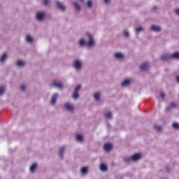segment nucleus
<instances>
[{"mask_svg": "<svg viewBox=\"0 0 179 179\" xmlns=\"http://www.w3.org/2000/svg\"><path fill=\"white\" fill-rule=\"evenodd\" d=\"M85 36L88 38V41H86L85 38H82L78 41L79 45H80V47H83L84 45H87V47H94V45H96V42L94 41L93 35L90 32H87Z\"/></svg>", "mask_w": 179, "mask_h": 179, "instance_id": "obj_1", "label": "nucleus"}, {"mask_svg": "<svg viewBox=\"0 0 179 179\" xmlns=\"http://www.w3.org/2000/svg\"><path fill=\"white\" fill-rule=\"evenodd\" d=\"M73 66L76 72H80L83 69V62L82 59H75Z\"/></svg>", "mask_w": 179, "mask_h": 179, "instance_id": "obj_2", "label": "nucleus"}, {"mask_svg": "<svg viewBox=\"0 0 179 179\" xmlns=\"http://www.w3.org/2000/svg\"><path fill=\"white\" fill-rule=\"evenodd\" d=\"M45 16H47L45 11H38L36 13L35 17L38 22H44Z\"/></svg>", "mask_w": 179, "mask_h": 179, "instance_id": "obj_3", "label": "nucleus"}, {"mask_svg": "<svg viewBox=\"0 0 179 179\" xmlns=\"http://www.w3.org/2000/svg\"><path fill=\"white\" fill-rule=\"evenodd\" d=\"M64 108H65V110H66V111H69V113L75 112V106L71 102H66L64 104Z\"/></svg>", "mask_w": 179, "mask_h": 179, "instance_id": "obj_4", "label": "nucleus"}, {"mask_svg": "<svg viewBox=\"0 0 179 179\" xmlns=\"http://www.w3.org/2000/svg\"><path fill=\"white\" fill-rule=\"evenodd\" d=\"M16 66L18 68H24V66H26V61L23 59H18L17 61Z\"/></svg>", "mask_w": 179, "mask_h": 179, "instance_id": "obj_5", "label": "nucleus"}, {"mask_svg": "<svg viewBox=\"0 0 179 179\" xmlns=\"http://www.w3.org/2000/svg\"><path fill=\"white\" fill-rule=\"evenodd\" d=\"M73 5L74 6V9L77 10V12H80V10H82V7H80V4H79L78 1H73Z\"/></svg>", "mask_w": 179, "mask_h": 179, "instance_id": "obj_6", "label": "nucleus"}, {"mask_svg": "<svg viewBox=\"0 0 179 179\" xmlns=\"http://www.w3.org/2000/svg\"><path fill=\"white\" fill-rule=\"evenodd\" d=\"M6 59H8V53L4 52L0 57V64H5V62H6Z\"/></svg>", "mask_w": 179, "mask_h": 179, "instance_id": "obj_7", "label": "nucleus"}, {"mask_svg": "<svg viewBox=\"0 0 179 179\" xmlns=\"http://www.w3.org/2000/svg\"><path fill=\"white\" fill-rule=\"evenodd\" d=\"M58 97H59V94H55L52 95V99L50 101L52 106H55V103H57V100H58Z\"/></svg>", "mask_w": 179, "mask_h": 179, "instance_id": "obj_8", "label": "nucleus"}, {"mask_svg": "<svg viewBox=\"0 0 179 179\" xmlns=\"http://www.w3.org/2000/svg\"><path fill=\"white\" fill-rule=\"evenodd\" d=\"M114 57L116 58V59H124L125 55H124L122 52H118L114 54Z\"/></svg>", "mask_w": 179, "mask_h": 179, "instance_id": "obj_9", "label": "nucleus"}, {"mask_svg": "<svg viewBox=\"0 0 179 179\" xmlns=\"http://www.w3.org/2000/svg\"><path fill=\"white\" fill-rule=\"evenodd\" d=\"M151 31H155L156 33H159V31H162V27L157 26V25H152L151 27Z\"/></svg>", "mask_w": 179, "mask_h": 179, "instance_id": "obj_10", "label": "nucleus"}, {"mask_svg": "<svg viewBox=\"0 0 179 179\" xmlns=\"http://www.w3.org/2000/svg\"><path fill=\"white\" fill-rule=\"evenodd\" d=\"M56 5L57 6V8H59V9H60V10H65L66 9V7H65V6L64 5V3L59 2V1H57L56 2Z\"/></svg>", "mask_w": 179, "mask_h": 179, "instance_id": "obj_11", "label": "nucleus"}, {"mask_svg": "<svg viewBox=\"0 0 179 179\" xmlns=\"http://www.w3.org/2000/svg\"><path fill=\"white\" fill-rule=\"evenodd\" d=\"M53 86H55V87H57V89H62L64 87V84H62V83H60L59 81H54Z\"/></svg>", "mask_w": 179, "mask_h": 179, "instance_id": "obj_12", "label": "nucleus"}, {"mask_svg": "<svg viewBox=\"0 0 179 179\" xmlns=\"http://www.w3.org/2000/svg\"><path fill=\"white\" fill-rule=\"evenodd\" d=\"M131 83H132V80L131 79L124 80L122 83V86H123L124 87H127V86H129V85H131Z\"/></svg>", "mask_w": 179, "mask_h": 179, "instance_id": "obj_13", "label": "nucleus"}, {"mask_svg": "<svg viewBox=\"0 0 179 179\" xmlns=\"http://www.w3.org/2000/svg\"><path fill=\"white\" fill-rule=\"evenodd\" d=\"M133 159V162H137V160H139L141 157H142V155L141 153H136L131 156Z\"/></svg>", "mask_w": 179, "mask_h": 179, "instance_id": "obj_14", "label": "nucleus"}, {"mask_svg": "<svg viewBox=\"0 0 179 179\" xmlns=\"http://www.w3.org/2000/svg\"><path fill=\"white\" fill-rule=\"evenodd\" d=\"M104 150H106V152H110V150H111V149H113V144L111 143H106L104 145Z\"/></svg>", "mask_w": 179, "mask_h": 179, "instance_id": "obj_15", "label": "nucleus"}, {"mask_svg": "<svg viewBox=\"0 0 179 179\" xmlns=\"http://www.w3.org/2000/svg\"><path fill=\"white\" fill-rule=\"evenodd\" d=\"M141 71H148L149 69V64L148 63H143L140 66Z\"/></svg>", "mask_w": 179, "mask_h": 179, "instance_id": "obj_16", "label": "nucleus"}, {"mask_svg": "<svg viewBox=\"0 0 179 179\" xmlns=\"http://www.w3.org/2000/svg\"><path fill=\"white\" fill-rule=\"evenodd\" d=\"M64 153H65V147H61L59 150V156L61 159L64 157Z\"/></svg>", "mask_w": 179, "mask_h": 179, "instance_id": "obj_17", "label": "nucleus"}, {"mask_svg": "<svg viewBox=\"0 0 179 179\" xmlns=\"http://www.w3.org/2000/svg\"><path fill=\"white\" fill-rule=\"evenodd\" d=\"M81 173L83 176H86L89 173V168L87 166H84L81 169Z\"/></svg>", "mask_w": 179, "mask_h": 179, "instance_id": "obj_18", "label": "nucleus"}, {"mask_svg": "<svg viewBox=\"0 0 179 179\" xmlns=\"http://www.w3.org/2000/svg\"><path fill=\"white\" fill-rule=\"evenodd\" d=\"M36 170H37V164L34 163L30 167V171H31V173H34V171H36Z\"/></svg>", "mask_w": 179, "mask_h": 179, "instance_id": "obj_19", "label": "nucleus"}, {"mask_svg": "<svg viewBox=\"0 0 179 179\" xmlns=\"http://www.w3.org/2000/svg\"><path fill=\"white\" fill-rule=\"evenodd\" d=\"M26 41L27 43H33V36H31L30 34L27 35Z\"/></svg>", "mask_w": 179, "mask_h": 179, "instance_id": "obj_20", "label": "nucleus"}, {"mask_svg": "<svg viewBox=\"0 0 179 179\" xmlns=\"http://www.w3.org/2000/svg\"><path fill=\"white\" fill-rule=\"evenodd\" d=\"M169 58H171V55H164L162 56L161 59L163 61H167Z\"/></svg>", "mask_w": 179, "mask_h": 179, "instance_id": "obj_21", "label": "nucleus"}, {"mask_svg": "<svg viewBox=\"0 0 179 179\" xmlns=\"http://www.w3.org/2000/svg\"><path fill=\"white\" fill-rule=\"evenodd\" d=\"M100 92H96L94 94V98L96 101H100Z\"/></svg>", "mask_w": 179, "mask_h": 179, "instance_id": "obj_22", "label": "nucleus"}, {"mask_svg": "<svg viewBox=\"0 0 179 179\" xmlns=\"http://www.w3.org/2000/svg\"><path fill=\"white\" fill-rule=\"evenodd\" d=\"M100 170L101 171H107V165L105 164H101Z\"/></svg>", "mask_w": 179, "mask_h": 179, "instance_id": "obj_23", "label": "nucleus"}, {"mask_svg": "<svg viewBox=\"0 0 179 179\" xmlns=\"http://www.w3.org/2000/svg\"><path fill=\"white\" fill-rule=\"evenodd\" d=\"M87 6L89 9H92L93 8V1L92 0H87Z\"/></svg>", "mask_w": 179, "mask_h": 179, "instance_id": "obj_24", "label": "nucleus"}, {"mask_svg": "<svg viewBox=\"0 0 179 179\" xmlns=\"http://www.w3.org/2000/svg\"><path fill=\"white\" fill-rule=\"evenodd\" d=\"M171 58H176V59H179V52H176L171 55Z\"/></svg>", "mask_w": 179, "mask_h": 179, "instance_id": "obj_25", "label": "nucleus"}, {"mask_svg": "<svg viewBox=\"0 0 179 179\" xmlns=\"http://www.w3.org/2000/svg\"><path fill=\"white\" fill-rule=\"evenodd\" d=\"M125 163H131V162H134L132 157H127L124 159Z\"/></svg>", "mask_w": 179, "mask_h": 179, "instance_id": "obj_26", "label": "nucleus"}, {"mask_svg": "<svg viewBox=\"0 0 179 179\" xmlns=\"http://www.w3.org/2000/svg\"><path fill=\"white\" fill-rule=\"evenodd\" d=\"M5 92H6V87H5V86H1L0 87V96H2V94H3V93H5Z\"/></svg>", "mask_w": 179, "mask_h": 179, "instance_id": "obj_27", "label": "nucleus"}, {"mask_svg": "<svg viewBox=\"0 0 179 179\" xmlns=\"http://www.w3.org/2000/svg\"><path fill=\"white\" fill-rule=\"evenodd\" d=\"M72 97L74 100H78V99H79V93L73 92L72 94Z\"/></svg>", "mask_w": 179, "mask_h": 179, "instance_id": "obj_28", "label": "nucleus"}, {"mask_svg": "<svg viewBox=\"0 0 179 179\" xmlns=\"http://www.w3.org/2000/svg\"><path fill=\"white\" fill-rule=\"evenodd\" d=\"M105 118H108V120H111L113 118V113L111 112H108L105 115Z\"/></svg>", "mask_w": 179, "mask_h": 179, "instance_id": "obj_29", "label": "nucleus"}, {"mask_svg": "<svg viewBox=\"0 0 179 179\" xmlns=\"http://www.w3.org/2000/svg\"><path fill=\"white\" fill-rule=\"evenodd\" d=\"M76 139L78 142H82L83 141V136L82 134H77Z\"/></svg>", "mask_w": 179, "mask_h": 179, "instance_id": "obj_30", "label": "nucleus"}, {"mask_svg": "<svg viewBox=\"0 0 179 179\" xmlns=\"http://www.w3.org/2000/svg\"><path fill=\"white\" fill-rule=\"evenodd\" d=\"M143 30H145V28L140 27L138 28H136V31L138 34H139V33H141V31H143Z\"/></svg>", "mask_w": 179, "mask_h": 179, "instance_id": "obj_31", "label": "nucleus"}, {"mask_svg": "<svg viewBox=\"0 0 179 179\" xmlns=\"http://www.w3.org/2000/svg\"><path fill=\"white\" fill-rule=\"evenodd\" d=\"M27 89V86L24 84L21 85L20 90L22 92H25V90Z\"/></svg>", "mask_w": 179, "mask_h": 179, "instance_id": "obj_32", "label": "nucleus"}, {"mask_svg": "<svg viewBox=\"0 0 179 179\" xmlns=\"http://www.w3.org/2000/svg\"><path fill=\"white\" fill-rule=\"evenodd\" d=\"M80 89H82V86H81V85H78V86L76 87L74 92H75L76 93H79V91L80 90Z\"/></svg>", "mask_w": 179, "mask_h": 179, "instance_id": "obj_33", "label": "nucleus"}, {"mask_svg": "<svg viewBox=\"0 0 179 179\" xmlns=\"http://www.w3.org/2000/svg\"><path fill=\"white\" fill-rule=\"evenodd\" d=\"M173 128L175 129H179V124L178 122H174L173 124Z\"/></svg>", "mask_w": 179, "mask_h": 179, "instance_id": "obj_34", "label": "nucleus"}, {"mask_svg": "<svg viewBox=\"0 0 179 179\" xmlns=\"http://www.w3.org/2000/svg\"><path fill=\"white\" fill-rule=\"evenodd\" d=\"M123 34L127 38L129 37V31H128L127 30H124Z\"/></svg>", "mask_w": 179, "mask_h": 179, "instance_id": "obj_35", "label": "nucleus"}, {"mask_svg": "<svg viewBox=\"0 0 179 179\" xmlns=\"http://www.w3.org/2000/svg\"><path fill=\"white\" fill-rule=\"evenodd\" d=\"M50 0H45L44 1H43V5L45 6H48V5H50Z\"/></svg>", "mask_w": 179, "mask_h": 179, "instance_id": "obj_36", "label": "nucleus"}, {"mask_svg": "<svg viewBox=\"0 0 179 179\" xmlns=\"http://www.w3.org/2000/svg\"><path fill=\"white\" fill-rule=\"evenodd\" d=\"M170 107H171L172 108H176V107H177V105L176 104V103L172 102L170 103Z\"/></svg>", "mask_w": 179, "mask_h": 179, "instance_id": "obj_37", "label": "nucleus"}, {"mask_svg": "<svg viewBox=\"0 0 179 179\" xmlns=\"http://www.w3.org/2000/svg\"><path fill=\"white\" fill-rule=\"evenodd\" d=\"M155 128L157 129V131H162V126L160 125H155Z\"/></svg>", "mask_w": 179, "mask_h": 179, "instance_id": "obj_38", "label": "nucleus"}, {"mask_svg": "<svg viewBox=\"0 0 179 179\" xmlns=\"http://www.w3.org/2000/svg\"><path fill=\"white\" fill-rule=\"evenodd\" d=\"M160 97L162 99H164V97H166V94H164V92H161Z\"/></svg>", "mask_w": 179, "mask_h": 179, "instance_id": "obj_39", "label": "nucleus"}, {"mask_svg": "<svg viewBox=\"0 0 179 179\" xmlns=\"http://www.w3.org/2000/svg\"><path fill=\"white\" fill-rule=\"evenodd\" d=\"M103 1H104L105 3L108 5V3H110V2H111V0H103Z\"/></svg>", "mask_w": 179, "mask_h": 179, "instance_id": "obj_40", "label": "nucleus"}, {"mask_svg": "<svg viewBox=\"0 0 179 179\" xmlns=\"http://www.w3.org/2000/svg\"><path fill=\"white\" fill-rule=\"evenodd\" d=\"M171 108H172L170 107V105H169L168 107L166 108V111H171Z\"/></svg>", "mask_w": 179, "mask_h": 179, "instance_id": "obj_41", "label": "nucleus"}, {"mask_svg": "<svg viewBox=\"0 0 179 179\" xmlns=\"http://www.w3.org/2000/svg\"><path fill=\"white\" fill-rule=\"evenodd\" d=\"M176 13L179 16V9L176 10Z\"/></svg>", "mask_w": 179, "mask_h": 179, "instance_id": "obj_42", "label": "nucleus"}, {"mask_svg": "<svg viewBox=\"0 0 179 179\" xmlns=\"http://www.w3.org/2000/svg\"><path fill=\"white\" fill-rule=\"evenodd\" d=\"M152 9H153L154 10H156L157 9H158V7H157V6H155L152 8Z\"/></svg>", "mask_w": 179, "mask_h": 179, "instance_id": "obj_43", "label": "nucleus"}, {"mask_svg": "<svg viewBox=\"0 0 179 179\" xmlns=\"http://www.w3.org/2000/svg\"><path fill=\"white\" fill-rule=\"evenodd\" d=\"M176 81L177 83H179V76H176Z\"/></svg>", "mask_w": 179, "mask_h": 179, "instance_id": "obj_44", "label": "nucleus"}, {"mask_svg": "<svg viewBox=\"0 0 179 179\" xmlns=\"http://www.w3.org/2000/svg\"><path fill=\"white\" fill-rule=\"evenodd\" d=\"M167 171H170V170L169 169V168H167Z\"/></svg>", "mask_w": 179, "mask_h": 179, "instance_id": "obj_45", "label": "nucleus"}, {"mask_svg": "<svg viewBox=\"0 0 179 179\" xmlns=\"http://www.w3.org/2000/svg\"><path fill=\"white\" fill-rule=\"evenodd\" d=\"M81 2H83V1H85V0H80Z\"/></svg>", "mask_w": 179, "mask_h": 179, "instance_id": "obj_46", "label": "nucleus"}]
</instances>
